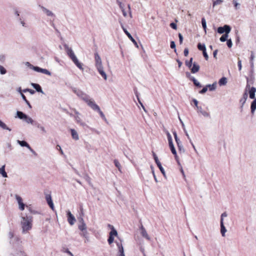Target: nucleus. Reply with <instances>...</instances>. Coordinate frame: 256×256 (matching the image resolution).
Wrapping results in <instances>:
<instances>
[{
	"label": "nucleus",
	"instance_id": "nucleus-1",
	"mask_svg": "<svg viewBox=\"0 0 256 256\" xmlns=\"http://www.w3.org/2000/svg\"><path fill=\"white\" fill-rule=\"evenodd\" d=\"M32 218L30 216H22L21 221V226L22 229V232L26 233L31 230L32 228Z\"/></svg>",
	"mask_w": 256,
	"mask_h": 256
},
{
	"label": "nucleus",
	"instance_id": "nucleus-2",
	"mask_svg": "<svg viewBox=\"0 0 256 256\" xmlns=\"http://www.w3.org/2000/svg\"><path fill=\"white\" fill-rule=\"evenodd\" d=\"M67 54L70 58L72 60L74 63L79 68L80 70H83L84 68L82 67V64L79 62L76 56H75L73 50L71 48H66Z\"/></svg>",
	"mask_w": 256,
	"mask_h": 256
},
{
	"label": "nucleus",
	"instance_id": "nucleus-3",
	"mask_svg": "<svg viewBox=\"0 0 256 256\" xmlns=\"http://www.w3.org/2000/svg\"><path fill=\"white\" fill-rule=\"evenodd\" d=\"M67 54L70 58L72 60L74 63L79 68L80 70H83L84 68L82 67V64L79 62L76 56H75L73 50L71 48H66Z\"/></svg>",
	"mask_w": 256,
	"mask_h": 256
},
{
	"label": "nucleus",
	"instance_id": "nucleus-4",
	"mask_svg": "<svg viewBox=\"0 0 256 256\" xmlns=\"http://www.w3.org/2000/svg\"><path fill=\"white\" fill-rule=\"evenodd\" d=\"M78 95L83 100H84L90 107H92V105L95 103L94 100L92 99H90L89 96L86 94L80 92V94H78Z\"/></svg>",
	"mask_w": 256,
	"mask_h": 256
},
{
	"label": "nucleus",
	"instance_id": "nucleus-5",
	"mask_svg": "<svg viewBox=\"0 0 256 256\" xmlns=\"http://www.w3.org/2000/svg\"><path fill=\"white\" fill-rule=\"evenodd\" d=\"M230 31V28L228 25H224L223 27H219L218 28V32L219 34H223L225 32L226 33L229 34Z\"/></svg>",
	"mask_w": 256,
	"mask_h": 256
},
{
	"label": "nucleus",
	"instance_id": "nucleus-6",
	"mask_svg": "<svg viewBox=\"0 0 256 256\" xmlns=\"http://www.w3.org/2000/svg\"><path fill=\"white\" fill-rule=\"evenodd\" d=\"M246 88H249V94H250V98L251 99H255L256 98H255V94L256 92V88L254 87H252L250 88V86L249 84H247Z\"/></svg>",
	"mask_w": 256,
	"mask_h": 256
},
{
	"label": "nucleus",
	"instance_id": "nucleus-7",
	"mask_svg": "<svg viewBox=\"0 0 256 256\" xmlns=\"http://www.w3.org/2000/svg\"><path fill=\"white\" fill-rule=\"evenodd\" d=\"M16 198L18 204L19 209L20 210H24L25 208V204L22 202V198L18 195L16 196Z\"/></svg>",
	"mask_w": 256,
	"mask_h": 256
},
{
	"label": "nucleus",
	"instance_id": "nucleus-8",
	"mask_svg": "<svg viewBox=\"0 0 256 256\" xmlns=\"http://www.w3.org/2000/svg\"><path fill=\"white\" fill-rule=\"evenodd\" d=\"M94 59H95V62H96V68H100V66H102V62L101 58L98 55V53L96 52L94 54Z\"/></svg>",
	"mask_w": 256,
	"mask_h": 256
},
{
	"label": "nucleus",
	"instance_id": "nucleus-9",
	"mask_svg": "<svg viewBox=\"0 0 256 256\" xmlns=\"http://www.w3.org/2000/svg\"><path fill=\"white\" fill-rule=\"evenodd\" d=\"M68 221L70 225H73L76 222L74 216L72 214L70 211L67 212Z\"/></svg>",
	"mask_w": 256,
	"mask_h": 256
},
{
	"label": "nucleus",
	"instance_id": "nucleus-10",
	"mask_svg": "<svg viewBox=\"0 0 256 256\" xmlns=\"http://www.w3.org/2000/svg\"><path fill=\"white\" fill-rule=\"evenodd\" d=\"M46 199L48 204L52 210H54V206L50 194H46Z\"/></svg>",
	"mask_w": 256,
	"mask_h": 256
},
{
	"label": "nucleus",
	"instance_id": "nucleus-11",
	"mask_svg": "<svg viewBox=\"0 0 256 256\" xmlns=\"http://www.w3.org/2000/svg\"><path fill=\"white\" fill-rule=\"evenodd\" d=\"M32 69L36 72H40L48 76L50 75V72L46 69L42 68L38 66H32Z\"/></svg>",
	"mask_w": 256,
	"mask_h": 256
},
{
	"label": "nucleus",
	"instance_id": "nucleus-12",
	"mask_svg": "<svg viewBox=\"0 0 256 256\" xmlns=\"http://www.w3.org/2000/svg\"><path fill=\"white\" fill-rule=\"evenodd\" d=\"M121 26H122V28L124 32L126 34V35L128 36V38L136 46H138L136 41L132 38V36L130 34V33L126 30V28H124V26L122 24H121Z\"/></svg>",
	"mask_w": 256,
	"mask_h": 256
},
{
	"label": "nucleus",
	"instance_id": "nucleus-13",
	"mask_svg": "<svg viewBox=\"0 0 256 256\" xmlns=\"http://www.w3.org/2000/svg\"><path fill=\"white\" fill-rule=\"evenodd\" d=\"M91 108L94 110H96L98 112V113L100 114V116L102 118H104L105 116H104V113L102 112L100 110V107L98 106V105H97L96 103H94L92 106L91 107Z\"/></svg>",
	"mask_w": 256,
	"mask_h": 256
},
{
	"label": "nucleus",
	"instance_id": "nucleus-14",
	"mask_svg": "<svg viewBox=\"0 0 256 256\" xmlns=\"http://www.w3.org/2000/svg\"><path fill=\"white\" fill-rule=\"evenodd\" d=\"M91 108L94 110H96L98 112V113L100 114V116L102 118H104L105 116H104V113L102 112L100 110V107L98 106V105H97L96 103H94L92 106L91 107Z\"/></svg>",
	"mask_w": 256,
	"mask_h": 256
},
{
	"label": "nucleus",
	"instance_id": "nucleus-15",
	"mask_svg": "<svg viewBox=\"0 0 256 256\" xmlns=\"http://www.w3.org/2000/svg\"><path fill=\"white\" fill-rule=\"evenodd\" d=\"M108 227L110 228L111 230L109 236H118V232L114 228V226L110 224H108Z\"/></svg>",
	"mask_w": 256,
	"mask_h": 256
},
{
	"label": "nucleus",
	"instance_id": "nucleus-16",
	"mask_svg": "<svg viewBox=\"0 0 256 256\" xmlns=\"http://www.w3.org/2000/svg\"><path fill=\"white\" fill-rule=\"evenodd\" d=\"M227 232V230L226 227L224 226V222H222V220H220V233L222 236H226V233Z\"/></svg>",
	"mask_w": 256,
	"mask_h": 256
},
{
	"label": "nucleus",
	"instance_id": "nucleus-17",
	"mask_svg": "<svg viewBox=\"0 0 256 256\" xmlns=\"http://www.w3.org/2000/svg\"><path fill=\"white\" fill-rule=\"evenodd\" d=\"M116 245L118 246L120 254L118 256H125L124 254V248L121 242H117Z\"/></svg>",
	"mask_w": 256,
	"mask_h": 256
},
{
	"label": "nucleus",
	"instance_id": "nucleus-18",
	"mask_svg": "<svg viewBox=\"0 0 256 256\" xmlns=\"http://www.w3.org/2000/svg\"><path fill=\"white\" fill-rule=\"evenodd\" d=\"M98 72L102 76V77L104 79L106 80L107 76L106 72L104 70L103 66H100V68H96Z\"/></svg>",
	"mask_w": 256,
	"mask_h": 256
},
{
	"label": "nucleus",
	"instance_id": "nucleus-19",
	"mask_svg": "<svg viewBox=\"0 0 256 256\" xmlns=\"http://www.w3.org/2000/svg\"><path fill=\"white\" fill-rule=\"evenodd\" d=\"M98 72L102 76V77L104 79L106 80L107 76L106 72L104 70L103 66H100V68H96Z\"/></svg>",
	"mask_w": 256,
	"mask_h": 256
},
{
	"label": "nucleus",
	"instance_id": "nucleus-20",
	"mask_svg": "<svg viewBox=\"0 0 256 256\" xmlns=\"http://www.w3.org/2000/svg\"><path fill=\"white\" fill-rule=\"evenodd\" d=\"M191 72L192 73L197 72L200 70V66L196 62H194L193 64V66L190 68Z\"/></svg>",
	"mask_w": 256,
	"mask_h": 256
},
{
	"label": "nucleus",
	"instance_id": "nucleus-21",
	"mask_svg": "<svg viewBox=\"0 0 256 256\" xmlns=\"http://www.w3.org/2000/svg\"><path fill=\"white\" fill-rule=\"evenodd\" d=\"M186 76L192 80L196 86L201 87L200 83L194 78L191 77L190 73H186Z\"/></svg>",
	"mask_w": 256,
	"mask_h": 256
},
{
	"label": "nucleus",
	"instance_id": "nucleus-22",
	"mask_svg": "<svg viewBox=\"0 0 256 256\" xmlns=\"http://www.w3.org/2000/svg\"><path fill=\"white\" fill-rule=\"evenodd\" d=\"M70 130L71 132V134H72V138L75 140H78L79 138V137H78V135L77 132H76V130L74 129H70Z\"/></svg>",
	"mask_w": 256,
	"mask_h": 256
},
{
	"label": "nucleus",
	"instance_id": "nucleus-23",
	"mask_svg": "<svg viewBox=\"0 0 256 256\" xmlns=\"http://www.w3.org/2000/svg\"><path fill=\"white\" fill-rule=\"evenodd\" d=\"M169 146H170V148L172 152V153L174 155L176 159L177 160L178 156H177V154H176V152L174 148L173 143L169 144Z\"/></svg>",
	"mask_w": 256,
	"mask_h": 256
},
{
	"label": "nucleus",
	"instance_id": "nucleus-24",
	"mask_svg": "<svg viewBox=\"0 0 256 256\" xmlns=\"http://www.w3.org/2000/svg\"><path fill=\"white\" fill-rule=\"evenodd\" d=\"M251 112L254 114L256 110V98H255L251 104L250 106Z\"/></svg>",
	"mask_w": 256,
	"mask_h": 256
},
{
	"label": "nucleus",
	"instance_id": "nucleus-25",
	"mask_svg": "<svg viewBox=\"0 0 256 256\" xmlns=\"http://www.w3.org/2000/svg\"><path fill=\"white\" fill-rule=\"evenodd\" d=\"M227 84V78L225 77L221 78L218 81V84L220 86H224Z\"/></svg>",
	"mask_w": 256,
	"mask_h": 256
},
{
	"label": "nucleus",
	"instance_id": "nucleus-26",
	"mask_svg": "<svg viewBox=\"0 0 256 256\" xmlns=\"http://www.w3.org/2000/svg\"><path fill=\"white\" fill-rule=\"evenodd\" d=\"M16 114L18 117L20 119H25L27 118V116L26 114L20 111H18Z\"/></svg>",
	"mask_w": 256,
	"mask_h": 256
},
{
	"label": "nucleus",
	"instance_id": "nucleus-27",
	"mask_svg": "<svg viewBox=\"0 0 256 256\" xmlns=\"http://www.w3.org/2000/svg\"><path fill=\"white\" fill-rule=\"evenodd\" d=\"M78 229L82 231V232H84V230H86V224L84 222V221L82 220V222L81 224H80L78 226Z\"/></svg>",
	"mask_w": 256,
	"mask_h": 256
},
{
	"label": "nucleus",
	"instance_id": "nucleus-28",
	"mask_svg": "<svg viewBox=\"0 0 256 256\" xmlns=\"http://www.w3.org/2000/svg\"><path fill=\"white\" fill-rule=\"evenodd\" d=\"M41 8H42V10L48 16H54L53 13L51 11L46 9L44 7L42 6Z\"/></svg>",
	"mask_w": 256,
	"mask_h": 256
},
{
	"label": "nucleus",
	"instance_id": "nucleus-29",
	"mask_svg": "<svg viewBox=\"0 0 256 256\" xmlns=\"http://www.w3.org/2000/svg\"><path fill=\"white\" fill-rule=\"evenodd\" d=\"M177 145H178V150L179 152H180V153H184V152H185V150L182 146V142H178L177 144Z\"/></svg>",
	"mask_w": 256,
	"mask_h": 256
},
{
	"label": "nucleus",
	"instance_id": "nucleus-30",
	"mask_svg": "<svg viewBox=\"0 0 256 256\" xmlns=\"http://www.w3.org/2000/svg\"><path fill=\"white\" fill-rule=\"evenodd\" d=\"M32 86L38 92H42V89L40 87V86L37 84H32Z\"/></svg>",
	"mask_w": 256,
	"mask_h": 256
},
{
	"label": "nucleus",
	"instance_id": "nucleus-31",
	"mask_svg": "<svg viewBox=\"0 0 256 256\" xmlns=\"http://www.w3.org/2000/svg\"><path fill=\"white\" fill-rule=\"evenodd\" d=\"M4 168L5 166H3L0 168V174H2L3 177L6 178L8 176L6 172H5Z\"/></svg>",
	"mask_w": 256,
	"mask_h": 256
},
{
	"label": "nucleus",
	"instance_id": "nucleus-32",
	"mask_svg": "<svg viewBox=\"0 0 256 256\" xmlns=\"http://www.w3.org/2000/svg\"><path fill=\"white\" fill-rule=\"evenodd\" d=\"M198 110L204 116L208 117L209 116V114L206 111L203 110L202 107H198Z\"/></svg>",
	"mask_w": 256,
	"mask_h": 256
},
{
	"label": "nucleus",
	"instance_id": "nucleus-33",
	"mask_svg": "<svg viewBox=\"0 0 256 256\" xmlns=\"http://www.w3.org/2000/svg\"><path fill=\"white\" fill-rule=\"evenodd\" d=\"M118 3V4L119 6L122 10V12L123 15L126 16L127 15L126 12H125L124 8V4H122V2L117 0Z\"/></svg>",
	"mask_w": 256,
	"mask_h": 256
},
{
	"label": "nucleus",
	"instance_id": "nucleus-34",
	"mask_svg": "<svg viewBox=\"0 0 256 256\" xmlns=\"http://www.w3.org/2000/svg\"><path fill=\"white\" fill-rule=\"evenodd\" d=\"M216 82H214L212 84H208L207 85L208 88V87L210 88V91L214 90L216 89Z\"/></svg>",
	"mask_w": 256,
	"mask_h": 256
},
{
	"label": "nucleus",
	"instance_id": "nucleus-35",
	"mask_svg": "<svg viewBox=\"0 0 256 256\" xmlns=\"http://www.w3.org/2000/svg\"><path fill=\"white\" fill-rule=\"evenodd\" d=\"M18 142L21 146H26V147L30 149V145L26 142H25L24 140H22V141L18 140Z\"/></svg>",
	"mask_w": 256,
	"mask_h": 256
},
{
	"label": "nucleus",
	"instance_id": "nucleus-36",
	"mask_svg": "<svg viewBox=\"0 0 256 256\" xmlns=\"http://www.w3.org/2000/svg\"><path fill=\"white\" fill-rule=\"evenodd\" d=\"M158 166V167L159 169L160 170V172H162V174L164 175V176L166 178V172H165V171L163 168V167L162 166V164L161 163L160 164H157Z\"/></svg>",
	"mask_w": 256,
	"mask_h": 256
},
{
	"label": "nucleus",
	"instance_id": "nucleus-37",
	"mask_svg": "<svg viewBox=\"0 0 256 256\" xmlns=\"http://www.w3.org/2000/svg\"><path fill=\"white\" fill-rule=\"evenodd\" d=\"M198 48L200 50H206V47L204 44H201L200 43H198Z\"/></svg>",
	"mask_w": 256,
	"mask_h": 256
},
{
	"label": "nucleus",
	"instance_id": "nucleus-38",
	"mask_svg": "<svg viewBox=\"0 0 256 256\" xmlns=\"http://www.w3.org/2000/svg\"><path fill=\"white\" fill-rule=\"evenodd\" d=\"M228 36V34L226 33L224 34H223L220 38V40L222 42H225Z\"/></svg>",
	"mask_w": 256,
	"mask_h": 256
},
{
	"label": "nucleus",
	"instance_id": "nucleus-39",
	"mask_svg": "<svg viewBox=\"0 0 256 256\" xmlns=\"http://www.w3.org/2000/svg\"><path fill=\"white\" fill-rule=\"evenodd\" d=\"M0 126L1 128H2L3 129L8 130L9 131L11 130L10 128H9L8 127H7L6 124L4 123L3 122H2L0 120Z\"/></svg>",
	"mask_w": 256,
	"mask_h": 256
},
{
	"label": "nucleus",
	"instance_id": "nucleus-40",
	"mask_svg": "<svg viewBox=\"0 0 256 256\" xmlns=\"http://www.w3.org/2000/svg\"><path fill=\"white\" fill-rule=\"evenodd\" d=\"M202 28H204V29L205 30V32H206V20L204 18H202Z\"/></svg>",
	"mask_w": 256,
	"mask_h": 256
},
{
	"label": "nucleus",
	"instance_id": "nucleus-41",
	"mask_svg": "<svg viewBox=\"0 0 256 256\" xmlns=\"http://www.w3.org/2000/svg\"><path fill=\"white\" fill-rule=\"evenodd\" d=\"M22 92H29L32 94H35V92H36L35 90H34L30 89V88L24 89V90H23Z\"/></svg>",
	"mask_w": 256,
	"mask_h": 256
},
{
	"label": "nucleus",
	"instance_id": "nucleus-42",
	"mask_svg": "<svg viewBox=\"0 0 256 256\" xmlns=\"http://www.w3.org/2000/svg\"><path fill=\"white\" fill-rule=\"evenodd\" d=\"M186 66H188V68H191L193 66L192 58H191L189 62H186Z\"/></svg>",
	"mask_w": 256,
	"mask_h": 256
},
{
	"label": "nucleus",
	"instance_id": "nucleus-43",
	"mask_svg": "<svg viewBox=\"0 0 256 256\" xmlns=\"http://www.w3.org/2000/svg\"><path fill=\"white\" fill-rule=\"evenodd\" d=\"M232 2L234 4L236 9H238L239 8L240 4L238 2V0H233Z\"/></svg>",
	"mask_w": 256,
	"mask_h": 256
},
{
	"label": "nucleus",
	"instance_id": "nucleus-44",
	"mask_svg": "<svg viewBox=\"0 0 256 256\" xmlns=\"http://www.w3.org/2000/svg\"><path fill=\"white\" fill-rule=\"evenodd\" d=\"M167 136H168V144H172V138L170 134L168 132H167Z\"/></svg>",
	"mask_w": 256,
	"mask_h": 256
},
{
	"label": "nucleus",
	"instance_id": "nucleus-45",
	"mask_svg": "<svg viewBox=\"0 0 256 256\" xmlns=\"http://www.w3.org/2000/svg\"><path fill=\"white\" fill-rule=\"evenodd\" d=\"M114 240V236H109L108 242L110 244H112Z\"/></svg>",
	"mask_w": 256,
	"mask_h": 256
},
{
	"label": "nucleus",
	"instance_id": "nucleus-46",
	"mask_svg": "<svg viewBox=\"0 0 256 256\" xmlns=\"http://www.w3.org/2000/svg\"><path fill=\"white\" fill-rule=\"evenodd\" d=\"M0 72L2 74H4L6 72V70L2 66L0 65Z\"/></svg>",
	"mask_w": 256,
	"mask_h": 256
},
{
	"label": "nucleus",
	"instance_id": "nucleus-47",
	"mask_svg": "<svg viewBox=\"0 0 256 256\" xmlns=\"http://www.w3.org/2000/svg\"><path fill=\"white\" fill-rule=\"evenodd\" d=\"M222 2V0H216L214 2L213 6H214L216 5L220 4Z\"/></svg>",
	"mask_w": 256,
	"mask_h": 256
},
{
	"label": "nucleus",
	"instance_id": "nucleus-48",
	"mask_svg": "<svg viewBox=\"0 0 256 256\" xmlns=\"http://www.w3.org/2000/svg\"><path fill=\"white\" fill-rule=\"evenodd\" d=\"M247 98H248V94H247V92H246L244 95H243V100H244V102H243V103H242V105L245 103V102H246V100H247Z\"/></svg>",
	"mask_w": 256,
	"mask_h": 256
},
{
	"label": "nucleus",
	"instance_id": "nucleus-49",
	"mask_svg": "<svg viewBox=\"0 0 256 256\" xmlns=\"http://www.w3.org/2000/svg\"><path fill=\"white\" fill-rule=\"evenodd\" d=\"M228 216V214L226 212H223L220 216V220H222V222H224V218H226Z\"/></svg>",
	"mask_w": 256,
	"mask_h": 256
},
{
	"label": "nucleus",
	"instance_id": "nucleus-50",
	"mask_svg": "<svg viewBox=\"0 0 256 256\" xmlns=\"http://www.w3.org/2000/svg\"><path fill=\"white\" fill-rule=\"evenodd\" d=\"M170 48H173V49H174V52H176V44H175V42H174V41H172L170 42Z\"/></svg>",
	"mask_w": 256,
	"mask_h": 256
},
{
	"label": "nucleus",
	"instance_id": "nucleus-51",
	"mask_svg": "<svg viewBox=\"0 0 256 256\" xmlns=\"http://www.w3.org/2000/svg\"><path fill=\"white\" fill-rule=\"evenodd\" d=\"M227 45L230 48L232 46V43L230 39L227 40Z\"/></svg>",
	"mask_w": 256,
	"mask_h": 256
},
{
	"label": "nucleus",
	"instance_id": "nucleus-52",
	"mask_svg": "<svg viewBox=\"0 0 256 256\" xmlns=\"http://www.w3.org/2000/svg\"><path fill=\"white\" fill-rule=\"evenodd\" d=\"M114 163L116 166L120 170V162H118V160H114Z\"/></svg>",
	"mask_w": 256,
	"mask_h": 256
},
{
	"label": "nucleus",
	"instance_id": "nucleus-53",
	"mask_svg": "<svg viewBox=\"0 0 256 256\" xmlns=\"http://www.w3.org/2000/svg\"><path fill=\"white\" fill-rule=\"evenodd\" d=\"M170 26L174 30L177 29V26L175 23L172 22L170 24Z\"/></svg>",
	"mask_w": 256,
	"mask_h": 256
},
{
	"label": "nucleus",
	"instance_id": "nucleus-54",
	"mask_svg": "<svg viewBox=\"0 0 256 256\" xmlns=\"http://www.w3.org/2000/svg\"><path fill=\"white\" fill-rule=\"evenodd\" d=\"M202 52L204 58H206V60H208V56L206 52V50H203Z\"/></svg>",
	"mask_w": 256,
	"mask_h": 256
},
{
	"label": "nucleus",
	"instance_id": "nucleus-55",
	"mask_svg": "<svg viewBox=\"0 0 256 256\" xmlns=\"http://www.w3.org/2000/svg\"><path fill=\"white\" fill-rule=\"evenodd\" d=\"M154 159L155 160V162L156 164H160V162L159 161L158 159V156H156V154H154Z\"/></svg>",
	"mask_w": 256,
	"mask_h": 256
},
{
	"label": "nucleus",
	"instance_id": "nucleus-56",
	"mask_svg": "<svg viewBox=\"0 0 256 256\" xmlns=\"http://www.w3.org/2000/svg\"><path fill=\"white\" fill-rule=\"evenodd\" d=\"M25 120H26V122L28 123H32L33 122V120H32V118L30 117H28V116H27V118H25Z\"/></svg>",
	"mask_w": 256,
	"mask_h": 256
},
{
	"label": "nucleus",
	"instance_id": "nucleus-57",
	"mask_svg": "<svg viewBox=\"0 0 256 256\" xmlns=\"http://www.w3.org/2000/svg\"><path fill=\"white\" fill-rule=\"evenodd\" d=\"M208 90V86H207L205 87H204L200 91V94H204Z\"/></svg>",
	"mask_w": 256,
	"mask_h": 256
},
{
	"label": "nucleus",
	"instance_id": "nucleus-58",
	"mask_svg": "<svg viewBox=\"0 0 256 256\" xmlns=\"http://www.w3.org/2000/svg\"><path fill=\"white\" fill-rule=\"evenodd\" d=\"M82 232L80 234V235L84 238H86L88 232L86 230H84V232Z\"/></svg>",
	"mask_w": 256,
	"mask_h": 256
},
{
	"label": "nucleus",
	"instance_id": "nucleus-59",
	"mask_svg": "<svg viewBox=\"0 0 256 256\" xmlns=\"http://www.w3.org/2000/svg\"><path fill=\"white\" fill-rule=\"evenodd\" d=\"M254 58H255V56H254V52H251V54H250V62H253Z\"/></svg>",
	"mask_w": 256,
	"mask_h": 256
},
{
	"label": "nucleus",
	"instance_id": "nucleus-60",
	"mask_svg": "<svg viewBox=\"0 0 256 256\" xmlns=\"http://www.w3.org/2000/svg\"><path fill=\"white\" fill-rule=\"evenodd\" d=\"M178 38H179V40H180V44H182L183 42V36H182V34L180 33L178 34Z\"/></svg>",
	"mask_w": 256,
	"mask_h": 256
},
{
	"label": "nucleus",
	"instance_id": "nucleus-61",
	"mask_svg": "<svg viewBox=\"0 0 256 256\" xmlns=\"http://www.w3.org/2000/svg\"><path fill=\"white\" fill-rule=\"evenodd\" d=\"M238 64L239 70H241L242 68V61L240 59L238 60Z\"/></svg>",
	"mask_w": 256,
	"mask_h": 256
},
{
	"label": "nucleus",
	"instance_id": "nucleus-62",
	"mask_svg": "<svg viewBox=\"0 0 256 256\" xmlns=\"http://www.w3.org/2000/svg\"><path fill=\"white\" fill-rule=\"evenodd\" d=\"M184 56H188V48H185L184 50Z\"/></svg>",
	"mask_w": 256,
	"mask_h": 256
},
{
	"label": "nucleus",
	"instance_id": "nucleus-63",
	"mask_svg": "<svg viewBox=\"0 0 256 256\" xmlns=\"http://www.w3.org/2000/svg\"><path fill=\"white\" fill-rule=\"evenodd\" d=\"M20 94H21V96H22V99L24 100V102H26L27 100H28L26 99V96H24L22 93V92H20Z\"/></svg>",
	"mask_w": 256,
	"mask_h": 256
},
{
	"label": "nucleus",
	"instance_id": "nucleus-64",
	"mask_svg": "<svg viewBox=\"0 0 256 256\" xmlns=\"http://www.w3.org/2000/svg\"><path fill=\"white\" fill-rule=\"evenodd\" d=\"M217 53H218V50H215L214 52L213 55H214V57L215 58H216Z\"/></svg>",
	"mask_w": 256,
	"mask_h": 256
}]
</instances>
